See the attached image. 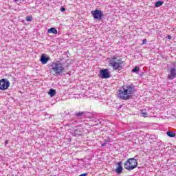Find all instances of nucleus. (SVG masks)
<instances>
[{"mask_svg":"<svg viewBox=\"0 0 176 176\" xmlns=\"http://www.w3.org/2000/svg\"><path fill=\"white\" fill-rule=\"evenodd\" d=\"M118 96L120 100H130L133 97V88L130 86H123L118 90Z\"/></svg>","mask_w":176,"mask_h":176,"instance_id":"obj_1","label":"nucleus"},{"mask_svg":"<svg viewBox=\"0 0 176 176\" xmlns=\"http://www.w3.org/2000/svg\"><path fill=\"white\" fill-rule=\"evenodd\" d=\"M65 72V67L60 61L54 62L51 64L50 72L54 75H61Z\"/></svg>","mask_w":176,"mask_h":176,"instance_id":"obj_2","label":"nucleus"},{"mask_svg":"<svg viewBox=\"0 0 176 176\" xmlns=\"http://www.w3.org/2000/svg\"><path fill=\"white\" fill-rule=\"evenodd\" d=\"M109 66L114 69V71H121L122 69V65L123 60L122 58L118 59V56H113L109 61Z\"/></svg>","mask_w":176,"mask_h":176,"instance_id":"obj_3","label":"nucleus"},{"mask_svg":"<svg viewBox=\"0 0 176 176\" xmlns=\"http://www.w3.org/2000/svg\"><path fill=\"white\" fill-rule=\"evenodd\" d=\"M137 166H138V162H137L135 158H129L124 164V168L125 170H129V171L134 170V168H137Z\"/></svg>","mask_w":176,"mask_h":176,"instance_id":"obj_4","label":"nucleus"},{"mask_svg":"<svg viewBox=\"0 0 176 176\" xmlns=\"http://www.w3.org/2000/svg\"><path fill=\"white\" fill-rule=\"evenodd\" d=\"M10 86V82L6 78L0 80V90H8Z\"/></svg>","mask_w":176,"mask_h":176,"instance_id":"obj_5","label":"nucleus"},{"mask_svg":"<svg viewBox=\"0 0 176 176\" xmlns=\"http://www.w3.org/2000/svg\"><path fill=\"white\" fill-rule=\"evenodd\" d=\"M91 13L95 20H101L102 19V11L100 10L96 9L94 11H91Z\"/></svg>","mask_w":176,"mask_h":176,"instance_id":"obj_6","label":"nucleus"},{"mask_svg":"<svg viewBox=\"0 0 176 176\" xmlns=\"http://www.w3.org/2000/svg\"><path fill=\"white\" fill-rule=\"evenodd\" d=\"M176 78V66L170 67L168 70V79L173 80Z\"/></svg>","mask_w":176,"mask_h":176,"instance_id":"obj_7","label":"nucleus"},{"mask_svg":"<svg viewBox=\"0 0 176 176\" xmlns=\"http://www.w3.org/2000/svg\"><path fill=\"white\" fill-rule=\"evenodd\" d=\"M99 76L102 78V79H108V78L111 77V75L109 72H108V69H104L100 71Z\"/></svg>","mask_w":176,"mask_h":176,"instance_id":"obj_8","label":"nucleus"},{"mask_svg":"<svg viewBox=\"0 0 176 176\" xmlns=\"http://www.w3.org/2000/svg\"><path fill=\"white\" fill-rule=\"evenodd\" d=\"M50 60L49 56H46V54H42L40 61L42 64H47L48 61Z\"/></svg>","mask_w":176,"mask_h":176,"instance_id":"obj_9","label":"nucleus"},{"mask_svg":"<svg viewBox=\"0 0 176 176\" xmlns=\"http://www.w3.org/2000/svg\"><path fill=\"white\" fill-rule=\"evenodd\" d=\"M117 166L118 167L116 169V173L117 174H122V172L123 171V166H122V162H118Z\"/></svg>","mask_w":176,"mask_h":176,"instance_id":"obj_10","label":"nucleus"},{"mask_svg":"<svg viewBox=\"0 0 176 176\" xmlns=\"http://www.w3.org/2000/svg\"><path fill=\"white\" fill-rule=\"evenodd\" d=\"M48 34H57V29L56 28H52L48 29Z\"/></svg>","mask_w":176,"mask_h":176,"instance_id":"obj_11","label":"nucleus"},{"mask_svg":"<svg viewBox=\"0 0 176 176\" xmlns=\"http://www.w3.org/2000/svg\"><path fill=\"white\" fill-rule=\"evenodd\" d=\"M49 96L50 97H54V96H56V90L53 89H50V91L48 92Z\"/></svg>","mask_w":176,"mask_h":176,"instance_id":"obj_12","label":"nucleus"},{"mask_svg":"<svg viewBox=\"0 0 176 176\" xmlns=\"http://www.w3.org/2000/svg\"><path fill=\"white\" fill-rule=\"evenodd\" d=\"M166 135L171 138L175 137V133H173L172 131H167Z\"/></svg>","mask_w":176,"mask_h":176,"instance_id":"obj_13","label":"nucleus"},{"mask_svg":"<svg viewBox=\"0 0 176 176\" xmlns=\"http://www.w3.org/2000/svg\"><path fill=\"white\" fill-rule=\"evenodd\" d=\"M164 3V1H158L155 3V8H160V6H162Z\"/></svg>","mask_w":176,"mask_h":176,"instance_id":"obj_14","label":"nucleus"},{"mask_svg":"<svg viewBox=\"0 0 176 176\" xmlns=\"http://www.w3.org/2000/svg\"><path fill=\"white\" fill-rule=\"evenodd\" d=\"M83 115H85L83 111L76 113V116H77V118H80V116H83Z\"/></svg>","mask_w":176,"mask_h":176,"instance_id":"obj_15","label":"nucleus"},{"mask_svg":"<svg viewBox=\"0 0 176 176\" xmlns=\"http://www.w3.org/2000/svg\"><path fill=\"white\" fill-rule=\"evenodd\" d=\"M140 71V67L138 66H136L134 67L133 69H132V72H138Z\"/></svg>","mask_w":176,"mask_h":176,"instance_id":"obj_16","label":"nucleus"},{"mask_svg":"<svg viewBox=\"0 0 176 176\" xmlns=\"http://www.w3.org/2000/svg\"><path fill=\"white\" fill-rule=\"evenodd\" d=\"M142 115L143 118H146L148 113H146L145 110H142Z\"/></svg>","mask_w":176,"mask_h":176,"instance_id":"obj_17","label":"nucleus"},{"mask_svg":"<svg viewBox=\"0 0 176 176\" xmlns=\"http://www.w3.org/2000/svg\"><path fill=\"white\" fill-rule=\"evenodd\" d=\"M26 21H32V16H26Z\"/></svg>","mask_w":176,"mask_h":176,"instance_id":"obj_18","label":"nucleus"},{"mask_svg":"<svg viewBox=\"0 0 176 176\" xmlns=\"http://www.w3.org/2000/svg\"><path fill=\"white\" fill-rule=\"evenodd\" d=\"M146 42H148V41H147L146 39H144V40L142 41V45H145V44H146Z\"/></svg>","mask_w":176,"mask_h":176,"instance_id":"obj_19","label":"nucleus"},{"mask_svg":"<svg viewBox=\"0 0 176 176\" xmlns=\"http://www.w3.org/2000/svg\"><path fill=\"white\" fill-rule=\"evenodd\" d=\"M79 176H87V173H82V174L80 175Z\"/></svg>","mask_w":176,"mask_h":176,"instance_id":"obj_20","label":"nucleus"},{"mask_svg":"<svg viewBox=\"0 0 176 176\" xmlns=\"http://www.w3.org/2000/svg\"><path fill=\"white\" fill-rule=\"evenodd\" d=\"M60 11L61 12H65V8H61Z\"/></svg>","mask_w":176,"mask_h":176,"instance_id":"obj_21","label":"nucleus"},{"mask_svg":"<svg viewBox=\"0 0 176 176\" xmlns=\"http://www.w3.org/2000/svg\"><path fill=\"white\" fill-rule=\"evenodd\" d=\"M9 144V141L8 140H6L5 141V146H6L7 144Z\"/></svg>","mask_w":176,"mask_h":176,"instance_id":"obj_22","label":"nucleus"},{"mask_svg":"<svg viewBox=\"0 0 176 176\" xmlns=\"http://www.w3.org/2000/svg\"><path fill=\"white\" fill-rule=\"evenodd\" d=\"M107 142H111V138L107 139Z\"/></svg>","mask_w":176,"mask_h":176,"instance_id":"obj_23","label":"nucleus"},{"mask_svg":"<svg viewBox=\"0 0 176 176\" xmlns=\"http://www.w3.org/2000/svg\"><path fill=\"white\" fill-rule=\"evenodd\" d=\"M171 38H172L171 36L168 35V39H171Z\"/></svg>","mask_w":176,"mask_h":176,"instance_id":"obj_24","label":"nucleus"},{"mask_svg":"<svg viewBox=\"0 0 176 176\" xmlns=\"http://www.w3.org/2000/svg\"><path fill=\"white\" fill-rule=\"evenodd\" d=\"M106 144H107V143H104L102 144V146H105Z\"/></svg>","mask_w":176,"mask_h":176,"instance_id":"obj_25","label":"nucleus"},{"mask_svg":"<svg viewBox=\"0 0 176 176\" xmlns=\"http://www.w3.org/2000/svg\"><path fill=\"white\" fill-rule=\"evenodd\" d=\"M15 1H17V0H15Z\"/></svg>","mask_w":176,"mask_h":176,"instance_id":"obj_26","label":"nucleus"}]
</instances>
